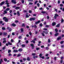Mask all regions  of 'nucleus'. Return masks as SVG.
<instances>
[{
	"instance_id": "obj_1",
	"label": "nucleus",
	"mask_w": 64,
	"mask_h": 64,
	"mask_svg": "<svg viewBox=\"0 0 64 64\" xmlns=\"http://www.w3.org/2000/svg\"><path fill=\"white\" fill-rule=\"evenodd\" d=\"M3 20H4V21L5 22H8V20L7 18L6 17H4L3 18Z\"/></svg>"
},
{
	"instance_id": "obj_2",
	"label": "nucleus",
	"mask_w": 64,
	"mask_h": 64,
	"mask_svg": "<svg viewBox=\"0 0 64 64\" xmlns=\"http://www.w3.org/2000/svg\"><path fill=\"white\" fill-rule=\"evenodd\" d=\"M35 20V18H31L30 19V21H32V20Z\"/></svg>"
},
{
	"instance_id": "obj_3",
	"label": "nucleus",
	"mask_w": 64,
	"mask_h": 64,
	"mask_svg": "<svg viewBox=\"0 0 64 64\" xmlns=\"http://www.w3.org/2000/svg\"><path fill=\"white\" fill-rule=\"evenodd\" d=\"M15 0H12V3H13L14 4H16V2L15 1Z\"/></svg>"
},
{
	"instance_id": "obj_4",
	"label": "nucleus",
	"mask_w": 64,
	"mask_h": 64,
	"mask_svg": "<svg viewBox=\"0 0 64 64\" xmlns=\"http://www.w3.org/2000/svg\"><path fill=\"white\" fill-rule=\"evenodd\" d=\"M57 16L58 17V15L57 14H55V16H54V19H56L57 18Z\"/></svg>"
},
{
	"instance_id": "obj_5",
	"label": "nucleus",
	"mask_w": 64,
	"mask_h": 64,
	"mask_svg": "<svg viewBox=\"0 0 64 64\" xmlns=\"http://www.w3.org/2000/svg\"><path fill=\"white\" fill-rule=\"evenodd\" d=\"M44 33H45V31H43L42 33V34L43 36H45V35H44Z\"/></svg>"
},
{
	"instance_id": "obj_6",
	"label": "nucleus",
	"mask_w": 64,
	"mask_h": 64,
	"mask_svg": "<svg viewBox=\"0 0 64 64\" xmlns=\"http://www.w3.org/2000/svg\"><path fill=\"white\" fill-rule=\"evenodd\" d=\"M36 40V38H35L34 39V40H32V41H31V43L32 42H33V43H35V40Z\"/></svg>"
},
{
	"instance_id": "obj_7",
	"label": "nucleus",
	"mask_w": 64,
	"mask_h": 64,
	"mask_svg": "<svg viewBox=\"0 0 64 64\" xmlns=\"http://www.w3.org/2000/svg\"><path fill=\"white\" fill-rule=\"evenodd\" d=\"M5 3V2H2L0 4V5H2Z\"/></svg>"
},
{
	"instance_id": "obj_8",
	"label": "nucleus",
	"mask_w": 64,
	"mask_h": 64,
	"mask_svg": "<svg viewBox=\"0 0 64 64\" xmlns=\"http://www.w3.org/2000/svg\"><path fill=\"white\" fill-rule=\"evenodd\" d=\"M18 51L20 52H21V51H23V49L22 48L19 49Z\"/></svg>"
},
{
	"instance_id": "obj_9",
	"label": "nucleus",
	"mask_w": 64,
	"mask_h": 64,
	"mask_svg": "<svg viewBox=\"0 0 64 64\" xmlns=\"http://www.w3.org/2000/svg\"><path fill=\"white\" fill-rule=\"evenodd\" d=\"M40 22V20H39L37 22H35V24H36V25H37V24H38V23H39Z\"/></svg>"
},
{
	"instance_id": "obj_10",
	"label": "nucleus",
	"mask_w": 64,
	"mask_h": 64,
	"mask_svg": "<svg viewBox=\"0 0 64 64\" xmlns=\"http://www.w3.org/2000/svg\"><path fill=\"white\" fill-rule=\"evenodd\" d=\"M61 37H59L57 39V40H61Z\"/></svg>"
},
{
	"instance_id": "obj_11",
	"label": "nucleus",
	"mask_w": 64,
	"mask_h": 64,
	"mask_svg": "<svg viewBox=\"0 0 64 64\" xmlns=\"http://www.w3.org/2000/svg\"><path fill=\"white\" fill-rule=\"evenodd\" d=\"M30 45L31 46H32V49H34V47H33L34 45H33V44H30Z\"/></svg>"
},
{
	"instance_id": "obj_12",
	"label": "nucleus",
	"mask_w": 64,
	"mask_h": 64,
	"mask_svg": "<svg viewBox=\"0 0 64 64\" xmlns=\"http://www.w3.org/2000/svg\"><path fill=\"white\" fill-rule=\"evenodd\" d=\"M56 25V23L55 22H54L52 23V26H55Z\"/></svg>"
},
{
	"instance_id": "obj_13",
	"label": "nucleus",
	"mask_w": 64,
	"mask_h": 64,
	"mask_svg": "<svg viewBox=\"0 0 64 64\" xmlns=\"http://www.w3.org/2000/svg\"><path fill=\"white\" fill-rule=\"evenodd\" d=\"M20 7H16V9H20Z\"/></svg>"
},
{
	"instance_id": "obj_14",
	"label": "nucleus",
	"mask_w": 64,
	"mask_h": 64,
	"mask_svg": "<svg viewBox=\"0 0 64 64\" xmlns=\"http://www.w3.org/2000/svg\"><path fill=\"white\" fill-rule=\"evenodd\" d=\"M12 26H15L16 24H12Z\"/></svg>"
},
{
	"instance_id": "obj_15",
	"label": "nucleus",
	"mask_w": 64,
	"mask_h": 64,
	"mask_svg": "<svg viewBox=\"0 0 64 64\" xmlns=\"http://www.w3.org/2000/svg\"><path fill=\"white\" fill-rule=\"evenodd\" d=\"M17 14L18 16H20V13H19V12H17Z\"/></svg>"
},
{
	"instance_id": "obj_16",
	"label": "nucleus",
	"mask_w": 64,
	"mask_h": 64,
	"mask_svg": "<svg viewBox=\"0 0 64 64\" xmlns=\"http://www.w3.org/2000/svg\"><path fill=\"white\" fill-rule=\"evenodd\" d=\"M6 4L7 5H8L9 4V3H8V0H7L6 1Z\"/></svg>"
},
{
	"instance_id": "obj_17",
	"label": "nucleus",
	"mask_w": 64,
	"mask_h": 64,
	"mask_svg": "<svg viewBox=\"0 0 64 64\" xmlns=\"http://www.w3.org/2000/svg\"><path fill=\"white\" fill-rule=\"evenodd\" d=\"M59 26H60V24H58L56 26V27H59Z\"/></svg>"
},
{
	"instance_id": "obj_18",
	"label": "nucleus",
	"mask_w": 64,
	"mask_h": 64,
	"mask_svg": "<svg viewBox=\"0 0 64 64\" xmlns=\"http://www.w3.org/2000/svg\"><path fill=\"white\" fill-rule=\"evenodd\" d=\"M10 10V8H7L6 9V11H9Z\"/></svg>"
},
{
	"instance_id": "obj_19",
	"label": "nucleus",
	"mask_w": 64,
	"mask_h": 64,
	"mask_svg": "<svg viewBox=\"0 0 64 64\" xmlns=\"http://www.w3.org/2000/svg\"><path fill=\"white\" fill-rule=\"evenodd\" d=\"M14 52H18V50H14Z\"/></svg>"
},
{
	"instance_id": "obj_20",
	"label": "nucleus",
	"mask_w": 64,
	"mask_h": 64,
	"mask_svg": "<svg viewBox=\"0 0 64 64\" xmlns=\"http://www.w3.org/2000/svg\"><path fill=\"white\" fill-rule=\"evenodd\" d=\"M2 62H3V61L2 60V59H1L0 60V64H1Z\"/></svg>"
},
{
	"instance_id": "obj_21",
	"label": "nucleus",
	"mask_w": 64,
	"mask_h": 64,
	"mask_svg": "<svg viewBox=\"0 0 64 64\" xmlns=\"http://www.w3.org/2000/svg\"><path fill=\"white\" fill-rule=\"evenodd\" d=\"M41 13H43V14H45V13H46V12H45L42 11L41 12Z\"/></svg>"
},
{
	"instance_id": "obj_22",
	"label": "nucleus",
	"mask_w": 64,
	"mask_h": 64,
	"mask_svg": "<svg viewBox=\"0 0 64 64\" xmlns=\"http://www.w3.org/2000/svg\"><path fill=\"white\" fill-rule=\"evenodd\" d=\"M2 30H5L6 29L5 28L2 27Z\"/></svg>"
},
{
	"instance_id": "obj_23",
	"label": "nucleus",
	"mask_w": 64,
	"mask_h": 64,
	"mask_svg": "<svg viewBox=\"0 0 64 64\" xmlns=\"http://www.w3.org/2000/svg\"><path fill=\"white\" fill-rule=\"evenodd\" d=\"M27 60L28 61H30V58H29L28 57L27 58Z\"/></svg>"
},
{
	"instance_id": "obj_24",
	"label": "nucleus",
	"mask_w": 64,
	"mask_h": 64,
	"mask_svg": "<svg viewBox=\"0 0 64 64\" xmlns=\"http://www.w3.org/2000/svg\"><path fill=\"white\" fill-rule=\"evenodd\" d=\"M22 47H24L25 46V44H22Z\"/></svg>"
},
{
	"instance_id": "obj_25",
	"label": "nucleus",
	"mask_w": 64,
	"mask_h": 64,
	"mask_svg": "<svg viewBox=\"0 0 64 64\" xmlns=\"http://www.w3.org/2000/svg\"><path fill=\"white\" fill-rule=\"evenodd\" d=\"M42 54H40L39 56L40 57V58L42 57Z\"/></svg>"
},
{
	"instance_id": "obj_26",
	"label": "nucleus",
	"mask_w": 64,
	"mask_h": 64,
	"mask_svg": "<svg viewBox=\"0 0 64 64\" xmlns=\"http://www.w3.org/2000/svg\"><path fill=\"white\" fill-rule=\"evenodd\" d=\"M22 27H24V26H25V24H22Z\"/></svg>"
},
{
	"instance_id": "obj_27",
	"label": "nucleus",
	"mask_w": 64,
	"mask_h": 64,
	"mask_svg": "<svg viewBox=\"0 0 64 64\" xmlns=\"http://www.w3.org/2000/svg\"><path fill=\"white\" fill-rule=\"evenodd\" d=\"M50 41H50V39H48V43H50Z\"/></svg>"
},
{
	"instance_id": "obj_28",
	"label": "nucleus",
	"mask_w": 64,
	"mask_h": 64,
	"mask_svg": "<svg viewBox=\"0 0 64 64\" xmlns=\"http://www.w3.org/2000/svg\"><path fill=\"white\" fill-rule=\"evenodd\" d=\"M59 34L58 33H57V34H55V36H57Z\"/></svg>"
},
{
	"instance_id": "obj_29",
	"label": "nucleus",
	"mask_w": 64,
	"mask_h": 64,
	"mask_svg": "<svg viewBox=\"0 0 64 64\" xmlns=\"http://www.w3.org/2000/svg\"><path fill=\"white\" fill-rule=\"evenodd\" d=\"M22 3H24V0H22Z\"/></svg>"
},
{
	"instance_id": "obj_30",
	"label": "nucleus",
	"mask_w": 64,
	"mask_h": 64,
	"mask_svg": "<svg viewBox=\"0 0 64 64\" xmlns=\"http://www.w3.org/2000/svg\"><path fill=\"white\" fill-rule=\"evenodd\" d=\"M55 31L56 32H58V30H57V28H56L55 30Z\"/></svg>"
},
{
	"instance_id": "obj_31",
	"label": "nucleus",
	"mask_w": 64,
	"mask_h": 64,
	"mask_svg": "<svg viewBox=\"0 0 64 64\" xmlns=\"http://www.w3.org/2000/svg\"><path fill=\"white\" fill-rule=\"evenodd\" d=\"M29 4L30 5H32V4H33V3L32 2H30L29 3Z\"/></svg>"
},
{
	"instance_id": "obj_32",
	"label": "nucleus",
	"mask_w": 64,
	"mask_h": 64,
	"mask_svg": "<svg viewBox=\"0 0 64 64\" xmlns=\"http://www.w3.org/2000/svg\"><path fill=\"white\" fill-rule=\"evenodd\" d=\"M4 35H7V33L6 32H4Z\"/></svg>"
},
{
	"instance_id": "obj_33",
	"label": "nucleus",
	"mask_w": 64,
	"mask_h": 64,
	"mask_svg": "<svg viewBox=\"0 0 64 64\" xmlns=\"http://www.w3.org/2000/svg\"><path fill=\"white\" fill-rule=\"evenodd\" d=\"M28 2H31L32 1H33L32 0H28Z\"/></svg>"
},
{
	"instance_id": "obj_34",
	"label": "nucleus",
	"mask_w": 64,
	"mask_h": 64,
	"mask_svg": "<svg viewBox=\"0 0 64 64\" xmlns=\"http://www.w3.org/2000/svg\"><path fill=\"white\" fill-rule=\"evenodd\" d=\"M26 18H28L29 17V16L27 14H26Z\"/></svg>"
},
{
	"instance_id": "obj_35",
	"label": "nucleus",
	"mask_w": 64,
	"mask_h": 64,
	"mask_svg": "<svg viewBox=\"0 0 64 64\" xmlns=\"http://www.w3.org/2000/svg\"><path fill=\"white\" fill-rule=\"evenodd\" d=\"M63 43H64V42L62 41H61L60 42V44H63Z\"/></svg>"
},
{
	"instance_id": "obj_36",
	"label": "nucleus",
	"mask_w": 64,
	"mask_h": 64,
	"mask_svg": "<svg viewBox=\"0 0 64 64\" xmlns=\"http://www.w3.org/2000/svg\"><path fill=\"white\" fill-rule=\"evenodd\" d=\"M37 5L38 6V7H39L40 6V4L38 3L37 4Z\"/></svg>"
},
{
	"instance_id": "obj_37",
	"label": "nucleus",
	"mask_w": 64,
	"mask_h": 64,
	"mask_svg": "<svg viewBox=\"0 0 64 64\" xmlns=\"http://www.w3.org/2000/svg\"><path fill=\"white\" fill-rule=\"evenodd\" d=\"M36 55V54L35 53H33L32 54V55H33V56H34V55Z\"/></svg>"
},
{
	"instance_id": "obj_38",
	"label": "nucleus",
	"mask_w": 64,
	"mask_h": 64,
	"mask_svg": "<svg viewBox=\"0 0 64 64\" xmlns=\"http://www.w3.org/2000/svg\"><path fill=\"white\" fill-rule=\"evenodd\" d=\"M11 42H14V40L12 39L11 40Z\"/></svg>"
},
{
	"instance_id": "obj_39",
	"label": "nucleus",
	"mask_w": 64,
	"mask_h": 64,
	"mask_svg": "<svg viewBox=\"0 0 64 64\" xmlns=\"http://www.w3.org/2000/svg\"><path fill=\"white\" fill-rule=\"evenodd\" d=\"M8 44H9V45H12V44L10 43V42H9L8 43Z\"/></svg>"
},
{
	"instance_id": "obj_40",
	"label": "nucleus",
	"mask_w": 64,
	"mask_h": 64,
	"mask_svg": "<svg viewBox=\"0 0 64 64\" xmlns=\"http://www.w3.org/2000/svg\"><path fill=\"white\" fill-rule=\"evenodd\" d=\"M12 10H10V13H12Z\"/></svg>"
},
{
	"instance_id": "obj_41",
	"label": "nucleus",
	"mask_w": 64,
	"mask_h": 64,
	"mask_svg": "<svg viewBox=\"0 0 64 64\" xmlns=\"http://www.w3.org/2000/svg\"><path fill=\"white\" fill-rule=\"evenodd\" d=\"M64 21V20L63 19H62V20H61V22L63 23V22Z\"/></svg>"
},
{
	"instance_id": "obj_42",
	"label": "nucleus",
	"mask_w": 64,
	"mask_h": 64,
	"mask_svg": "<svg viewBox=\"0 0 64 64\" xmlns=\"http://www.w3.org/2000/svg\"><path fill=\"white\" fill-rule=\"evenodd\" d=\"M39 49H40V48H36V50H39Z\"/></svg>"
},
{
	"instance_id": "obj_43",
	"label": "nucleus",
	"mask_w": 64,
	"mask_h": 64,
	"mask_svg": "<svg viewBox=\"0 0 64 64\" xmlns=\"http://www.w3.org/2000/svg\"><path fill=\"white\" fill-rule=\"evenodd\" d=\"M4 61H6H6H7V59L4 58Z\"/></svg>"
},
{
	"instance_id": "obj_44",
	"label": "nucleus",
	"mask_w": 64,
	"mask_h": 64,
	"mask_svg": "<svg viewBox=\"0 0 64 64\" xmlns=\"http://www.w3.org/2000/svg\"><path fill=\"white\" fill-rule=\"evenodd\" d=\"M4 12L5 14L7 13V12L6 10H5Z\"/></svg>"
},
{
	"instance_id": "obj_45",
	"label": "nucleus",
	"mask_w": 64,
	"mask_h": 64,
	"mask_svg": "<svg viewBox=\"0 0 64 64\" xmlns=\"http://www.w3.org/2000/svg\"><path fill=\"white\" fill-rule=\"evenodd\" d=\"M11 50H8V53H10V52H11Z\"/></svg>"
},
{
	"instance_id": "obj_46",
	"label": "nucleus",
	"mask_w": 64,
	"mask_h": 64,
	"mask_svg": "<svg viewBox=\"0 0 64 64\" xmlns=\"http://www.w3.org/2000/svg\"><path fill=\"white\" fill-rule=\"evenodd\" d=\"M21 55V54H18V55L17 57H19V56H20Z\"/></svg>"
},
{
	"instance_id": "obj_47",
	"label": "nucleus",
	"mask_w": 64,
	"mask_h": 64,
	"mask_svg": "<svg viewBox=\"0 0 64 64\" xmlns=\"http://www.w3.org/2000/svg\"><path fill=\"white\" fill-rule=\"evenodd\" d=\"M43 30H47V29L44 28L43 29Z\"/></svg>"
},
{
	"instance_id": "obj_48",
	"label": "nucleus",
	"mask_w": 64,
	"mask_h": 64,
	"mask_svg": "<svg viewBox=\"0 0 64 64\" xmlns=\"http://www.w3.org/2000/svg\"><path fill=\"white\" fill-rule=\"evenodd\" d=\"M37 1H36L34 3V4H36L37 3Z\"/></svg>"
},
{
	"instance_id": "obj_49",
	"label": "nucleus",
	"mask_w": 64,
	"mask_h": 64,
	"mask_svg": "<svg viewBox=\"0 0 64 64\" xmlns=\"http://www.w3.org/2000/svg\"><path fill=\"white\" fill-rule=\"evenodd\" d=\"M29 13H32V11L31 10H29Z\"/></svg>"
},
{
	"instance_id": "obj_50",
	"label": "nucleus",
	"mask_w": 64,
	"mask_h": 64,
	"mask_svg": "<svg viewBox=\"0 0 64 64\" xmlns=\"http://www.w3.org/2000/svg\"><path fill=\"white\" fill-rule=\"evenodd\" d=\"M42 9H43V8H40L39 10H42Z\"/></svg>"
},
{
	"instance_id": "obj_51",
	"label": "nucleus",
	"mask_w": 64,
	"mask_h": 64,
	"mask_svg": "<svg viewBox=\"0 0 64 64\" xmlns=\"http://www.w3.org/2000/svg\"><path fill=\"white\" fill-rule=\"evenodd\" d=\"M45 27H49V26L46 25L45 26Z\"/></svg>"
},
{
	"instance_id": "obj_52",
	"label": "nucleus",
	"mask_w": 64,
	"mask_h": 64,
	"mask_svg": "<svg viewBox=\"0 0 64 64\" xmlns=\"http://www.w3.org/2000/svg\"><path fill=\"white\" fill-rule=\"evenodd\" d=\"M15 22L16 23H18V21L16 20L15 21Z\"/></svg>"
},
{
	"instance_id": "obj_53",
	"label": "nucleus",
	"mask_w": 64,
	"mask_h": 64,
	"mask_svg": "<svg viewBox=\"0 0 64 64\" xmlns=\"http://www.w3.org/2000/svg\"><path fill=\"white\" fill-rule=\"evenodd\" d=\"M6 40H4L3 41V43H5V42H6Z\"/></svg>"
},
{
	"instance_id": "obj_54",
	"label": "nucleus",
	"mask_w": 64,
	"mask_h": 64,
	"mask_svg": "<svg viewBox=\"0 0 64 64\" xmlns=\"http://www.w3.org/2000/svg\"><path fill=\"white\" fill-rule=\"evenodd\" d=\"M45 33L46 34H47L48 33V32H45Z\"/></svg>"
},
{
	"instance_id": "obj_55",
	"label": "nucleus",
	"mask_w": 64,
	"mask_h": 64,
	"mask_svg": "<svg viewBox=\"0 0 64 64\" xmlns=\"http://www.w3.org/2000/svg\"><path fill=\"white\" fill-rule=\"evenodd\" d=\"M21 31L22 32H23V28L21 29Z\"/></svg>"
},
{
	"instance_id": "obj_56",
	"label": "nucleus",
	"mask_w": 64,
	"mask_h": 64,
	"mask_svg": "<svg viewBox=\"0 0 64 64\" xmlns=\"http://www.w3.org/2000/svg\"><path fill=\"white\" fill-rule=\"evenodd\" d=\"M21 38H22V37L20 36L18 38L19 39H21Z\"/></svg>"
},
{
	"instance_id": "obj_57",
	"label": "nucleus",
	"mask_w": 64,
	"mask_h": 64,
	"mask_svg": "<svg viewBox=\"0 0 64 64\" xmlns=\"http://www.w3.org/2000/svg\"><path fill=\"white\" fill-rule=\"evenodd\" d=\"M40 58H41L42 59H44V56H42Z\"/></svg>"
},
{
	"instance_id": "obj_58",
	"label": "nucleus",
	"mask_w": 64,
	"mask_h": 64,
	"mask_svg": "<svg viewBox=\"0 0 64 64\" xmlns=\"http://www.w3.org/2000/svg\"><path fill=\"white\" fill-rule=\"evenodd\" d=\"M46 57H47L48 56V54H46Z\"/></svg>"
},
{
	"instance_id": "obj_59",
	"label": "nucleus",
	"mask_w": 64,
	"mask_h": 64,
	"mask_svg": "<svg viewBox=\"0 0 64 64\" xmlns=\"http://www.w3.org/2000/svg\"><path fill=\"white\" fill-rule=\"evenodd\" d=\"M23 60H24V61H26V58H24L23 59Z\"/></svg>"
},
{
	"instance_id": "obj_60",
	"label": "nucleus",
	"mask_w": 64,
	"mask_h": 64,
	"mask_svg": "<svg viewBox=\"0 0 64 64\" xmlns=\"http://www.w3.org/2000/svg\"><path fill=\"white\" fill-rule=\"evenodd\" d=\"M26 43H28V40H26Z\"/></svg>"
},
{
	"instance_id": "obj_61",
	"label": "nucleus",
	"mask_w": 64,
	"mask_h": 64,
	"mask_svg": "<svg viewBox=\"0 0 64 64\" xmlns=\"http://www.w3.org/2000/svg\"><path fill=\"white\" fill-rule=\"evenodd\" d=\"M60 6H63V5L62 4H60Z\"/></svg>"
},
{
	"instance_id": "obj_62",
	"label": "nucleus",
	"mask_w": 64,
	"mask_h": 64,
	"mask_svg": "<svg viewBox=\"0 0 64 64\" xmlns=\"http://www.w3.org/2000/svg\"><path fill=\"white\" fill-rule=\"evenodd\" d=\"M62 37H64V34H62Z\"/></svg>"
},
{
	"instance_id": "obj_63",
	"label": "nucleus",
	"mask_w": 64,
	"mask_h": 64,
	"mask_svg": "<svg viewBox=\"0 0 64 64\" xmlns=\"http://www.w3.org/2000/svg\"><path fill=\"white\" fill-rule=\"evenodd\" d=\"M40 26H42V24H40Z\"/></svg>"
},
{
	"instance_id": "obj_64",
	"label": "nucleus",
	"mask_w": 64,
	"mask_h": 64,
	"mask_svg": "<svg viewBox=\"0 0 64 64\" xmlns=\"http://www.w3.org/2000/svg\"><path fill=\"white\" fill-rule=\"evenodd\" d=\"M26 28H29V27L28 26H26Z\"/></svg>"
}]
</instances>
